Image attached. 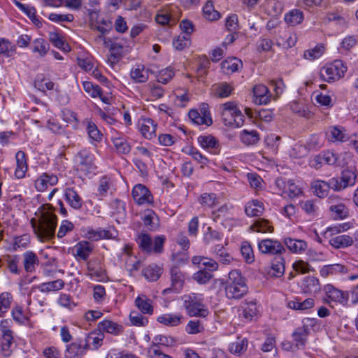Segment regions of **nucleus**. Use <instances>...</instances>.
I'll list each match as a JSON object with an SVG mask.
<instances>
[{"label":"nucleus","instance_id":"1","mask_svg":"<svg viewBox=\"0 0 358 358\" xmlns=\"http://www.w3.org/2000/svg\"><path fill=\"white\" fill-rule=\"evenodd\" d=\"M53 210L50 204L43 205L35 214L38 219L31 220L34 231L41 240H50L55 237L57 219Z\"/></svg>","mask_w":358,"mask_h":358},{"label":"nucleus","instance_id":"2","mask_svg":"<svg viewBox=\"0 0 358 358\" xmlns=\"http://www.w3.org/2000/svg\"><path fill=\"white\" fill-rule=\"evenodd\" d=\"M164 235L156 236L154 239L145 231H141L136 235L135 241L138 248L145 254L160 255L164 252V245L166 242Z\"/></svg>","mask_w":358,"mask_h":358},{"label":"nucleus","instance_id":"3","mask_svg":"<svg viewBox=\"0 0 358 358\" xmlns=\"http://www.w3.org/2000/svg\"><path fill=\"white\" fill-rule=\"evenodd\" d=\"M184 308L190 317H206L209 315V310L204 303L202 294L191 293L184 296Z\"/></svg>","mask_w":358,"mask_h":358},{"label":"nucleus","instance_id":"4","mask_svg":"<svg viewBox=\"0 0 358 358\" xmlns=\"http://www.w3.org/2000/svg\"><path fill=\"white\" fill-rule=\"evenodd\" d=\"M222 120L225 126L240 127L243 124L244 115L234 101L220 106Z\"/></svg>","mask_w":358,"mask_h":358},{"label":"nucleus","instance_id":"5","mask_svg":"<svg viewBox=\"0 0 358 358\" xmlns=\"http://www.w3.org/2000/svg\"><path fill=\"white\" fill-rule=\"evenodd\" d=\"M347 67L341 60H335L333 63L323 66L320 71V76L324 81L331 83L344 76Z\"/></svg>","mask_w":358,"mask_h":358},{"label":"nucleus","instance_id":"6","mask_svg":"<svg viewBox=\"0 0 358 358\" xmlns=\"http://www.w3.org/2000/svg\"><path fill=\"white\" fill-rule=\"evenodd\" d=\"M76 158L78 161V170L85 175L94 173L96 166L94 164V155L88 150L83 149L79 151Z\"/></svg>","mask_w":358,"mask_h":358},{"label":"nucleus","instance_id":"7","mask_svg":"<svg viewBox=\"0 0 358 358\" xmlns=\"http://www.w3.org/2000/svg\"><path fill=\"white\" fill-rule=\"evenodd\" d=\"M356 174L350 170H344L340 177L331 178L333 189L336 192L341 191L348 186H352L356 182Z\"/></svg>","mask_w":358,"mask_h":358},{"label":"nucleus","instance_id":"8","mask_svg":"<svg viewBox=\"0 0 358 358\" xmlns=\"http://www.w3.org/2000/svg\"><path fill=\"white\" fill-rule=\"evenodd\" d=\"M90 345L88 341L83 342L77 340L67 345L65 350L66 358H81L90 350Z\"/></svg>","mask_w":358,"mask_h":358},{"label":"nucleus","instance_id":"9","mask_svg":"<svg viewBox=\"0 0 358 358\" xmlns=\"http://www.w3.org/2000/svg\"><path fill=\"white\" fill-rule=\"evenodd\" d=\"M259 250L263 254L281 255L285 252L283 245L276 240L264 239L258 243Z\"/></svg>","mask_w":358,"mask_h":358},{"label":"nucleus","instance_id":"10","mask_svg":"<svg viewBox=\"0 0 358 358\" xmlns=\"http://www.w3.org/2000/svg\"><path fill=\"white\" fill-rule=\"evenodd\" d=\"M132 197L138 205L152 204L153 196L148 188L142 184L136 185L131 192Z\"/></svg>","mask_w":358,"mask_h":358},{"label":"nucleus","instance_id":"11","mask_svg":"<svg viewBox=\"0 0 358 358\" xmlns=\"http://www.w3.org/2000/svg\"><path fill=\"white\" fill-rule=\"evenodd\" d=\"M285 270V260L282 255H276L272 259L269 266L264 268L270 277L280 278L283 275Z\"/></svg>","mask_w":358,"mask_h":358},{"label":"nucleus","instance_id":"12","mask_svg":"<svg viewBox=\"0 0 358 358\" xmlns=\"http://www.w3.org/2000/svg\"><path fill=\"white\" fill-rule=\"evenodd\" d=\"M323 159L329 165L343 167L347 165L348 164V161L351 159V154L344 152L338 155L333 152H327L323 155Z\"/></svg>","mask_w":358,"mask_h":358},{"label":"nucleus","instance_id":"13","mask_svg":"<svg viewBox=\"0 0 358 358\" xmlns=\"http://www.w3.org/2000/svg\"><path fill=\"white\" fill-rule=\"evenodd\" d=\"M324 292L327 297L334 302L346 304L349 298L348 292L340 290L332 285L328 284L324 287Z\"/></svg>","mask_w":358,"mask_h":358},{"label":"nucleus","instance_id":"14","mask_svg":"<svg viewBox=\"0 0 358 358\" xmlns=\"http://www.w3.org/2000/svg\"><path fill=\"white\" fill-rule=\"evenodd\" d=\"M239 317L244 322H248L259 314V308L257 306L256 301H245L241 307Z\"/></svg>","mask_w":358,"mask_h":358},{"label":"nucleus","instance_id":"15","mask_svg":"<svg viewBox=\"0 0 358 358\" xmlns=\"http://www.w3.org/2000/svg\"><path fill=\"white\" fill-rule=\"evenodd\" d=\"M88 275L92 278H96L97 280H103L106 277V271L99 259H92L87 264Z\"/></svg>","mask_w":358,"mask_h":358},{"label":"nucleus","instance_id":"16","mask_svg":"<svg viewBox=\"0 0 358 358\" xmlns=\"http://www.w3.org/2000/svg\"><path fill=\"white\" fill-rule=\"evenodd\" d=\"M199 144L205 150L213 155L220 153V143L218 140L213 136L201 135L197 138Z\"/></svg>","mask_w":358,"mask_h":358},{"label":"nucleus","instance_id":"17","mask_svg":"<svg viewBox=\"0 0 358 358\" xmlns=\"http://www.w3.org/2000/svg\"><path fill=\"white\" fill-rule=\"evenodd\" d=\"M171 286L163 291L164 294H169L171 292H179L183 287V275L177 266H173L171 269Z\"/></svg>","mask_w":358,"mask_h":358},{"label":"nucleus","instance_id":"18","mask_svg":"<svg viewBox=\"0 0 358 358\" xmlns=\"http://www.w3.org/2000/svg\"><path fill=\"white\" fill-rule=\"evenodd\" d=\"M118 233L114 227H109L108 229H98L97 230L90 229L87 231V237L92 241H98L101 238L115 239Z\"/></svg>","mask_w":358,"mask_h":358},{"label":"nucleus","instance_id":"19","mask_svg":"<svg viewBox=\"0 0 358 358\" xmlns=\"http://www.w3.org/2000/svg\"><path fill=\"white\" fill-rule=\"evenodd\" d=\"M93 250L88 241H80L73 248V254L78 260L87 261Z\"/></svg>","mask_w":358,"mask_h":358},{"label":"nucleus","instance_id":"20","mask_svg":"<svg viewBox=\"0 0 358 358\" xmlns=\"http://www.w3.org/2000/svg\"><path fill=\"white\" fill-rule=\"evenodd\" d=\"M150 70L142 64L134 65L130 71V77L135 83H144L149 79Z\"/></svg>","mask_w":358,"mask_h":358},{"label":"nucleus","instance_id":"21","mask_svg":"<svg viewBox=\"0 0 358 358\" xmlns=\"http://www.w3.org/2000/svg\"><path fill=\"white\" fill-rule=\"evenodd\" d=\"M331 183V178L328 182L316 180L311 182L310 187L317 197L324 198L328 195L329 189H333V185Z\"/></svg>","mask_w":358,"mask_h":358},{"label":"nucleus","instance_id":"22","mask_svg":"<svg viewBox=\"0 0 358 358\" xmlns=\"http://www.w3.org/2000/svg\"><path fill=\"white\" fill-rule=\"evenodd\" d=\"M329 140L333 143H344L350 141V135L341 127H331L328 131Z\"/></svg>","mask_w":358,"mask_h":358},{"label":"nucleus","instance_id":"23","mask_svg":"<svg viewBox=\"0 0 358 358\" xmlns=\"http://www.w3.org/2000/svg\"><path fill=\"white\" fill-rule=\"evenodd\" d=\"M138 126L141 133L145 138L151 139L156 136L157 124L152 119H141Z\"/></svg>","mask_w":358,"mask_h":358},{"label":"nucleus","instance_id":"24","mask_svg":"<svg viewBox=\"0 0 358 358\" xmlns=\"http://www.w3.org/2000/svg\"><path fill=\"white\" fill-rule=\"evenodd\" d=\"M58 182V178L53 174L43 173L35 181V187L38 192L45 191L49 186L55 185Z\"/></svg>","mask_w":358,"mask_h":358},{"label":"nucleus","instance_id":"25","mask_svg":"<svg viewBox=\"0 0 358 358\" xmlns=\"http://www.w3.org/2000/svg\"><path fill=\"white\" fill-rule=\"evenodd\" d=\"M192 263L199 268H201V265L203 266V269L207 270L210 273L217 271L219 267L215 260L204 256H194L192 258Z\"/></svg>","mask_w":358,"mask_h":358},{"label":"nucleus","instance_id":"26","mask_svg":"<svg viewBox=\"0 0 358 358\" xmlns=\"http://www.w3.org/2000/svg\"><path fill=\"white\" fill-rule=\"evenodd\" d=\"M135 306L142 314L152 315L154 312L153 301L145 294L138 295L135 299Z\"/></svg>","mask_w":358,"mask_h":358},{"label":"nucleus","instance_id":"27","mask_svg":"<svg viewBox=\"0 0 358 358\" xmlns=\"http://www.w3.org/2000/svg\"><path fill=\"white\" fill-rule=\"evenodd\" d=\"M65 282L62 279L43 282L38 285H34L31 289V292H34L36 289L41 292H57L64 288Z\"/></svg>","mask_w":358,"mask_h":358},{"label":"nucleus","instance_id":"28","mask_svg":"<svg viewBox=\"0 0 358 358\" xmlns=\"http://www.w3.org/2000/svg\"><path fill=\"white\" fill-rule=\"evenodd\" d=\"M254 101L259 105L266 104L270 101L271 94L266 86L257 85L253 87Z\"/></svg>","mask_w":358,"mask_h":358},{"label":"nucleus","instance_id":"29","mask_svg":"<svg viewBox=\"0 0 358 358\" xmlns=\"http://www.w3.org/2000/svg\"><path fill=\"white\" fill-rule=\"evenodd\" d=\"M15 159L16 169L15 176L17 178L21 179L25 176L28 170L26 155L23 151L19 150L15 155Z\"/></svg>","mask_w":358,"mask_h":358},{"label":"nucleus","instance_id":"30","mask_svg":"<svg viewBox=\"0 0 358 358\" xmlns=\"http://www.w3.org/2000/svg\"><path fill=\"white\" fill-rule=\"evenodd\" d=\"M315 305V301L312 298L301 300L299 297H295L287 302V307L295 310L304 311L312 308Z\"/></svg>","mask_w":358,"mask_h":358},{"label":"nucleus","instance_id":"31","mask_svg":"<svg viewBox=\"0 0 358 358\" xmlns=\"http://www.w3.org/2000/svg\"><path fill=\"white\" fill-rule=\"evenodd\" d=\"M23 266L26 272L33 273L39 264V259L33 251H27L23 255Z\"/></svg>","mask_w":358,"mask_h":358},{"label":"nucleus","instance_id":"32","mask_svg":"<svg viewBox=\"0 0 358 358\" xmlns=\"http://www.w3.org/2000/svg\"><path fill=\"white\" fill-rule=\"evenodd\" d=\"M65 199L73 208L79 210L83 206V200L73 187H67L65 189Z\"/></svg>","mask_w":358,"mask_h":358},{"label":"nucleus","instance_id":"33","mask_svg":"<svg viewBox=\"0 0 358 358\" xmlns=\"http://www.w3.org/2000/svg\"><path fill=\"white\" fill-rule=\"evenodd\" d=\"M226 295L229 299H241L248 292L246 284L226 285Z\"/></svg>","mask_w":358,"mask_h":358},{"label":"nucleus","instance_id":"34","mask_svg":"<svg viewBox=\"0 0 358 358\" xmlns=\"http://www.w3.org/2000/svg\"><path fill=\"white\" fill-rule=\"evenodd\" d=\"M284 243L293 253H301L304 252L308 247L307 243L305 241L292 238H285L284 239Z\"/></svg>","mask_w":358,"mask_h":358},{"label":"nucleus","instance_id":"35","mask_svg":"<svg viewBox=\"0 0 358 358\" xmlns=\"http://www.w3.org/2000/svg\"><path fill=\"white\" fill-rule=\"evenodd\" d=\"M100 330L106 333L118 336L123 331V327L117 323L108 320H105L99 323Z\"/></svg>","mask_w":358,"mask_h":358},{"label":"nucleus","instance_id":"36","mask_svg":"<svg viewBox=\"0 0 358 358\" xmlns=\"http://www.w3.org/2000/svg\"><path fill=\"white\" fill-rule=\"evenodd\" d=\"M309 334V328L308 326L303 325V327L296 328L292 333V337L295 345L298 348L305 346L308 335Z\"/></svg>","mask_w":358,"mask_h":358},{"label":"nucleus","instance_id":"37","mask_svg":"<svg viewBox=\"0 0 358 358\" xmlns=\"http://www.w3.org/2000/svg\"><path fill=\"white\" fill-rule=\"evenodd\" d=\"M242 62L236 57L228 58L221 63V68L224 73L230 74L236 72L242 67Z\"/></svg>","mask_w":358,"mask_h":358},{"label":"nucleus","instance_id":"38","mask_svg":"<svg viewBox=\"0 0 358 358\" xmlns=\"http://www.w3.org/2000/svg\"><path fill=\"white\" fill-rule=\"evenodd\" d=\"M264 210V204L258 200H252L247 203L245 212L248 216L257 217L262 215Z\"/></svg>","mask_w":358,"mask_h":358},{"label":"nucleus","instance_id":"39","mask_svg":"<svg viewBox=\"0 0 358 358\" xmlns=\"http://www.w3.org/2000/svg\"><path fill=\"white\" fill-rule=\"evenodd\" d=\"M331 216L334 220H344L349 217V208L345 203L332 205L329 206Z\"/></svg>","mask_w":358,"mask_h":358},{"label":"nucleus","instance_id":"40","mask_svg":"<svg viewBox=\"0 0 358 358\" xmlns=\"http://www.w3.org/2000/svg\"><path fill=\"white\" fill-rule=\"evenodd\" d=\"M346 272V267L340 264L325 265L320 271V275L324 278Z\"/></svg>","mask_w":358,"mask_h":358},{"label":"nucleus","instance_id":"41","mask_svg":"<svg viewBox=\"0 0 358 358\" xmlns=\"http://www.w3.org/2000/svg\"><path fill=\"white\" fill-rule=\"evenodd\" d=\"M183 316L181 314H164L157 317V322L169 327H176L182 323Z\"/></svg>","mask_w":358,"mask_h":358},{"label":"nucleus","instance_id":"42","mask_svg":"<svg viewBox=\"0 0 358 358\" xmlns=\"http://www.w3.org/2000/svg\"><path fill=\"white\" fill-rule=\"evenodd\" d=\"M302 289L305 293H316L320 291L319 280L314 276H307L302 282Z\"/></svg>","mask_w":358,"mask_h":358},{"label":"nucleus","instance_id":"43","mask_svg":"<svg viewBox=\"0 0 358 358\" xmlns=\"http://www.w3.org/2000/svg\"><path fill=\"white\" fill-rule=\"evenodd\" d=\"M189 117L196 124L210 126L213 124L211 116H204L198 110L192 109L189 112Z\"/></svg>","mask_w":358,"mask_h":358},{"label":"nucleus","instance_id":"44","mask_svg":"<svg viewBox=\"0 0 358 358\" xmlns=\"http://www.w3.org/2000/svg\"><path fill=\"white\" fill-rule=\"evenodd\" d=\"M141 219L148 230L155 231L157 229L158 223L155 222V220L157 221V216L152 210H145Z\"/></svg>","mask_w":358,"mask_h":358},{"label":"nucleus","instance_id":"45","mask_svg":"<svg viewBox=\"0 0 358 358\" xmlns=\"http://www.w3.org/2000/svg\"><path fill=\"white\" fill-rule=\"evenodd\" d=\"M329 243L335 248H343L351 245L353 239L348 235H339L329 240Z\"/></svg>","mask_w":358,"mask_h":358},{"label":"nucleus","instance_id":"46","mask_svg":"<svg viewBox=\"0 0 358 358\" xmlns=\"http://www.w3.org/2000/svg\"><path fill=\"white\" fill-rule=\"evenodd\" d=\"M259 134L255 130H243L241 134V140L246 145H255L259 141Z\"/></svg>","mask_w":358,"mask_h":358},{"label":"nucleus","instance_id":"47","mask_svg":"<svg viewBox=\"0 0 358 358\" xmlns=\"http://www.w3.org/2000/svg\"><path fill=\"white\" fill-rule=\"evenodd\" d=\"M13 341V334L1 335V349L3 356L9 357L11 355Z\"/></svg>","mask_w":358,"mask_h":358},{"label":"nucleus","instance_id":"48","mask_svg":"<svg viewBox=\"0 0 358 358\" xmlns=\"http://www.w3.org/2000/svg\"><path fill=\"white\" fill-rule=\"evenodd\" d=\"M215 96L220 98H226L231 94L233 87L227 83H220L214 86Z\"/></svg>","mask_w":358,"mask_h":358},{"label":"nucleus","instance_id":"49","mask_svg":"<svg viewBox=\"0 0 358 358\" xmlns=\"http://www.w3.org/2000/svg\"><path fill=\"white\" fill-rule=\"evenodd\" d=\"M113 145L119 153L128 154L131 150V146L123 136L112 137Z\"/></svg>","mask_w":358,"mask_h":358},{"label":"nucleus","instance_id":"50","mask_svg":"<svg viewBox=\"0 0 358 358\" xmlns=\"http://www.w3.org/2000/svg\"><path fill=\"white\" fill-rule=\"evenodd\" d=\"M250 229L254 231L266 233L271 232L273 230V227L267 220L258 219L251 226Z\"/></svg>","mask_w":358,"mask_h":358},{"label":"nucleus","instance_id":"51","mask_svg":"<svg viewBox=\"0 0 358 358\" xmlns=\"http://www.w3.org/2000/svg\"><path fill=\"white\" fill-rule=\"evenodd\" d=\"M54 85L53 82L45 79L42 74L38 75L34 80V87L43 92L53 90Z\"/></svg>","mask_w":358,"mask_h":358},{"label":"nucleus","instance_id":"52","mask_svg":"<svg viewBox=\"0 0 358 358\" xmlns=\"http://www.w3.org/2000/svg\"><path fill=\"white\" fill-rule=\"evenodd\" d=\"M285 20L287 23L295 26L302 22L303 13L301 10L294 9L285 15Z\"/></svg>","mask_w":358,"mask_h":358},{"label":"nucleus","instance_id":"53","mask_svg":"<svg viewBox=\"0 0 358 358\" xmlns=\"http://www.w3.org/2000/svg\"><path fill=\"white\" fill-rule=\"evenodd\" d=\"M213 252L222 264H229L233 260L232 257L224 249L222 245L218 244L213 248Z\"/></svg>","mask_w":358,"mask_h":358},{"label":"nucleus","instance_id":"54","mask_svg":"<svg viewBox=\"0 0 358 358\" xmlns=\"http://www.w3.org/2000/svg\"><path fill=\"white\" fill-rule=\"evenodd\" d=\"M13 296L10 292H3L0 294V317H3L10 308Z\"/></svg>","mask_w":358,"mask_h":358},{"label":"nucleus","instance_id":"55","mask_svg":"<svg viewBox=\"0 0 358 358\" xmlns=\"http://www.w3.org/2000/svg\"><path fill=\"white\" fill-rule=\"evenodd\" d=\"M203 17L209 21L217 20L220 17V13L215 10L213 2L210 1H207L203 6Z\"/></svg>","mask_w":358,"mask_h":358},{"label":"nucleus","instance_id":"56","mask_svg":"<svg viewBox=\"0 0 358 358\" xmlns=\"http://www.w3.org/2000/svg\"><path fill=\"white\" fill-rule=\"evenodd\" d=\"M49 48V43L43 38H38L33 41L32 51L34 52H38L41 57H44L47 54Z\"/></svg>","mask_w":358,"mask_h":358},{"label":"nucleus","instance_id":"57","mask_svg":"<svg viewBox=\"0 0 358 358\" xmlns=\"http://www.w3.org/2000/svg\"><path fill=\"white\" fill-rule=\"evenodd\" d=\"M239 284H246L245 278L242 276L239 270L235 269L229 272L226 285H236Z\"/></svg>","mask_w":358,"mask_h":358},{"label":"nucleus","instance_id":"58","mask_svg":"<svg viewBox=\"0 0 358 358\" xmlns=\"http://www.w3.org/2000/svg\"><path fill=\"white\" fill-rule=\"evenodd\" d=\"M161 275V268L157 265H150L143 270V275L150 281H156Z\"/></svg>","mask_w":358,"mask_h":358},{"label":"nucleus","instance_id":"59","mask_svg":"<svg viewBox=\"0 0 358 358\" xmlns=\"http://www.w3.org/2000/svg\"><path fill=\"white\" fill-rule=\"evenodd\" d=\"M87 132L90 138L94 142H100L102 140L103 135L99 130L96 125L92 122H88L87 125Z\"/></svg>","mask_w":358,"mask_h":358},{"label":"nucleus","instance_id":"60","mask_svg":"<svg viewBox=\"0 0 358 358\" xmlns=\"http://www.w3.org/2000/svg\"><path fill=\"white\" fill-rule=\"evenodd\" d=\"M302 210L308 215L314 217L318 210L316 200H306L300 203Z\"/></svg>","mask_w":358,"mask_h":358},{"label":"nucleus","instance_id":"61","mask_svg":"<svg viewBox=\"0 0 358 358\" xmlns=\"http://www.w3.org/2000/svg\"><path fill=\"white\" fill-rule=\"evenodd\" d=\"M212 278L213 275L211 273L205 269H200L192 275L193 280L200 285L207 284Z\"/></svg>","mask_w":358,"mask_h":358},{"label":"nucleus","instance_id":"62","mask_svg":"<svg viewBox=\"0 0 358 358\" xmlns=\"http://www.w3.org/2000/svg\"><path fill=\"white\" fill-rule=\"evenodd\" d=\"M290 109L301 117L309 118L310 112L307 109V107L298 101H292L289 104Z\"/></svg>","mask_w":358,"mask_h":358},{"label":"nucleus","instance_id":"63","mask_svg":"<svg viewBox=\"0 0 358 358\" xmlns=\"http://www.w3.org/2000/svg\"><path fill=\"white\" fill-rule=\"evenodd\" d=\"M204 331V327L198 320H190L187 324L185 331L189 334H197Z\"/></svg>","mask_w":358,"mask_h":358},{"label":"nucleus","instance_id":"64","mask_svg":"<svg viewBox=\"0 0 358 358\" xmlns=\"http://www.w3.org/2000/svg\"><path fill=\"white\" fill-rule=\"evenodd\" d=\"M191 41L189 36L180 34L175 38L173 41V45L177 50H182L190 45Z\"/></svg>","mask_w":358,"mask_h":358}]
</instances>
